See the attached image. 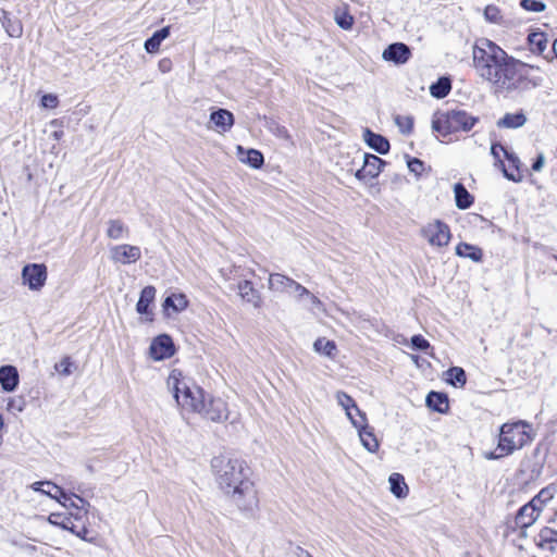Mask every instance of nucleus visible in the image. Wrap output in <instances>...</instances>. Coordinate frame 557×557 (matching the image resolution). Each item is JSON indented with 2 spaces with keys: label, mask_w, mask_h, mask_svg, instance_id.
Segmentation results:
<instances>
[{
  "label": "nucleus",
  "mask_w": 557,
  "mask_h": 557,
  "mask_svg": "<svg viewBox=\"0 0 557 557\" xmlns=\"http://www.w3.org/2000/svg\"><path fill=\"white\" fill-rule=\"evenodd\" d=\"M529 429L530 424L522 420L504 423L499 429L497 447L493 451L485 453L484 457L496 460L521 449L532 441Z\"/></svg>",
  "instance_id": "nucleus-5"
},
{
  "label": "nucleus",
  "mask_w": 557,
  "mask_h": 557,
  "mask_svg": "<svg viewBox=\"0 0 557 557\" xmlns=\"http://www.w3.org/2000/svg\"><path fill=\"white\" fill-rule=\"evenodd\" d=\"M536 546L543 552H547L550 557L557 548V530L545 527L535 537Z\"/></svg>",
  "instance_id": "nucleus-15"
},
{
  "label": "nucleus",
  "mask_w": 557,
  "mask_h": 557,
  "mask_svg": "<svg viewBox=\"0 0 557 557\" xmlns=\"http://www.w3.org/2000/svg\"><path fill=\"white\" fill-rule=\"evenodd\" d=\"M505 157L509 161L510 165L516 169L517 174H515L513 172H509L508 170H506L504 168V170H503L504 175L510 181L519 182L521 180V175L519 174V163H520L519 159L516 156H513L512 153H509L508 151Z\"/></svg>",
  "instance_id": "nucleus-42"
},
{
  "label": "nucleus",
  "mask_w": 557,
  "mask_h": 557,
  "mask_svg": "<svg viewBox=\"0 0 557 557\" xmlns=\"http://www.w3.org/2000/svg\"><path fill=\"white\" fill-rule=\"evenodd\" d=\"M2 428H3V419L0 414V445L2 444Z\"/></svg>",
  "instance_id": "nucleus-61"
},
{
  "label": "nucleus",
  "mask_w": 557,
  "mask_h": 557,
  "mask_svg": "<svg viewBox=\"0 0 557 557\" xmlns=\"http://www.w3.org/2000/svg\"><path fill=\"white\" fill-rule=\"evenodd\" d=\"M509 54L497 44L480 38L472 48L473 67L478 76L487 83L496 78Z\"/></svg>",
  "instance_id": "nucleus-3"
},
{
  "label": "nucleus",
  "mask_w": 557,
  "mask_h": 557,
  "mask_svg": "<svg viewBox=\"0 0 557 557\" xmlns=\"http://www.w3.org/2000/svg\"><path fill=\"white\" fill-rule=\"evenodd\" d=\"M451 89V84L449 78L441 77L436 83L432 84L430 87V92L433 97L437 99L445 98Z\"/></svg>",
  "instance_id": "nucleus-33"
},
{
  "label": "nucleus",
  "mask_w": 557,
  "mask_h": 557,
  "mask_svg": "<svg viewBox=\"0 0 557 557\" xmlns=\"http://www.w3.org/2000/svg\"><path fill=\"white\" fill-rule=\"evenodd\" d=\"M407 165L410 172H413L417 175H420L424 169V163L417 158L409 159Z\"/></svg>",
  "instance_id": "nucleus-50"
},
{
  "label": "nucleus",
  "mask_w": 557,
  "mask_h": 557,
  "mask_svg": "<svg viewBox=\"0 0 557 557\" xmlns=\"http://www.w3.org/2000/svg\"><path fill=\"white\" fill-rule=\"evenodd\" d=\"M188 306V300L184 294H171L163 301V309L168 312L172 309L173 312L177 313L185 310Z\"/></svg>",
  "instance_id": "nucleus-27"
},
{
  "label": "nucleus",
  "mask_w": 557,
  "mask_h": 557,
  "mask_svg": "<svg viewBox=\"0 0 557 557\" xmlns=\"http://www.w3.org/2000/svg\"><path fill=\"white\" fill-rule=\"evenodd\" d=\"M88 533H89V531H88V529L85 525H83L81 529L76 528V532H73V534H75L77 537H79V539H82V540H84L86 542L92 543L95 541V539L94 537H88L87 536Z\"/></svg>",
  "instance_id": "nucleus-55"
},
{
  "label": "nucleus",
  "mask_w": 557,
  "mask_h": 557,
  "mask_svg": "<svg viewBox=\"0 0 557 557\" xmlns=\"http://www.w3.org/2000/svg\"><path fill=\"white\" fill-rule=\"evenodd\" d=\"M544 165V157L540 154L532 164V170L540 171Z\"/></svg>",
  "instance_id": "nucleus-57"
},
{
  "label": "nucleus",
  "mask_w": 557,
  "mask_h": 557,
  "mask_svg": "<svg viewBox=\"0 0 557 557\" xmlns=\"http://www.w3.org/2000/svg\"><path fill=\"white\" fill-rule=\"evenodd\" d=\"M395 124L398 126L400 133L408 135L413 129V117L410 115H396Z\"/></svg>",
  "instance_id": "nucleus-43"
},
{
  "label": "nucleus",
  "mask_w": 557,
  "mask_h": 557,
  "mask_svg": "<svg viewBox=\"0 0 557 557\" xmlns=\"http://www.w3.org/2000/svg\"><path fill=\"white\" fill-rule=\"evenodd\" d=\"M240 161L249 164L253 169H259L264 162L263 154L256 149H249L246 151L245 157H240Z\"/></svg>",
  "instance_id": "nucleus-37"
},
{
  "label": "nucleus",
  "mask_w": 557,
  "mask_h": 557,
  "mask_svg": "<svg viewBox=\"0 0 557 557\" xmlns=\"http://www.w3.org/2000/svg\"><path fill=\"white\" fill-rule=\"evenodd\" d=\"M454 194H455L456 206L458 209L466 210L473 205L474 198L467 190V188L465 187V185L462 183H456L454 185Z\"/></svg>",
  "instance_id": "nucleus-23"
},
{
  "label": "nucleus",
  "mask_w": 557,
  "mask_h": 557,
  "mask_svg": "<svg viewBox=\"0 0 557 557\" xmlns=\"http://www.w3.org/2000/svg\"><path fill=\"white\" fill-rule=\"evenodd\" d=\"M267 127L273 135H275L280 139H288L289 138L287 128L283 125H280L274 120L268 121Z\"/></svg>",
  "instance_id": "nucleus-44"
},
{
  "label": "nucleus",
  "mask_w": 557,
  "mask_h": 557,
  "mask_svg": "<svg viewBox=\"0 0 557 557\" xmlns=\"http://www.w3.org/2000/svg\"><path fill=\"white\" fill-rule=\"evenodd\" d=\"M166 386L183 410L196 413L203 410L207 394L201 387L183 376L180 370L171 371L166 380Z\"/></svg>",
  "instance_id": "nucleus-4"
},
{
  "label": "nucleus",
  "mask_w": 557,
  "mask_h": 557,
  "mask_svg": "<svg viewBox=\"0 0 557 557\" xmlns=\"http://www.w3.org/2000/svg\"><path fill=\"white\" fill-rule=\"evenodd\" d=\"M358 434L362 446L370 453H375L379 449V441L373 433V429L368 425V422L358 429Z\"/></svg>",
  "instance_id": "nucleus-22"
},
{
  "label": "nucleus",
  "mask_w": 557,
  "mask_h": 557,
  "mask_svg": "<svg viewBox=\"0 0 557 557\" xmlns=\"http://www.w3.org/2000/svg\"><path fill=\"white\" fill-rule=\"evenodd\" d=\"M491 153L493 154V157L496 160L502 162L500 156L502 154L506 156L507 154V150L500 144H493L492 147H491Z\"/></svg>",
  "instance_id": "nucleus-53"
},
{
  "label": "nucleus",
  "mask_w": 557,
  "mask_h": 557,
  "mask_svg": "<svg viewBox=\"0 0 557 557\" xmlns=\"http://www.w3.org/2000/svg\"><path fill=\"white\" fill-rule=\"evenodd\" d=\"M293 287H296L295 293L293 295L297 298H302L306 295H310L309 289L296 281L294 282Z\"/></svg>",
  "instance_id": "nucleus-54"
},
{
  "label": "nucleus",
  "mask_w": 557,
  "mask_h": 557,
  "mask_svg": "<svg viewBox=\"0 0 557 557\" xmlns=\"http://www.w3.org/2000/svg\"><path fill=\"white\" fill-rule=\"evenodd\" d=\"M391 492L397 498H405L408 495L409 488L400 473H392L388 479Z\"/></svg>",
  "instance_id": "nucleus-29"
},
{
  "label": "nucleus",
  "mask_w": 557,
  "mask_h": 557,
  "mask_svg": "<svg viewBox=\"0 0 557 557\" xmlns=\"http://www.w3.org/2000/svg\"><path fill=\"white\" fill-rule=\"evenodd\" d=\"M337 25L343 29H350L354 25V17L348 13H342L335 17Z\"/></svg>",
  "instance_id": "nucleus-47"
},
{
  "label": "nucleus",
  "mask_w": 557,
  "mask_h": 557,
  "mask_svg": "<svg viewBox=\"0 0 557 557\" xmlns=\"http://www.w3.org/2000/svg\"><path fill=\"white\" fill-rule=\"evenodd\" d=\"M58 97L53 94H46L41 97V106L45 108L53 109L58 106Z\"/></svg>",
  "instance_id": "nucleus-51"
},
{
  "label": "nucleus",
  "mask_w": 557,
  "mask_h": 557,
  "mask_svg": "<svg viewBox=\"0 0 557 557\" xmlns=\"http://www.w3.org/2000/svg\"><path fill=\"white\" fill-rule=\"evenodd\" d=\"M539 515L540 510L529 503L519 509L515 518V524L520 529L521 536H525V529L535 522Z\"/></svg>",
  "instance_id": "nucleus-13"
},
{
  "label": "nucleus",
  "mask_w": 557,
  "mask_h": 557,
  "mask_svg": "<svg viewBox=\"0 0 557 557\" xmlns=\"http://www.w3.org/2000/svg\"><path fill=\"white\" fill-rule=\"evenodd\" d=\"M47 490L44 488L42 494L48 495L50 498L58 500L59 503H62V499L67 500V494L58 485L46 481Z\"/></svg>",
  "instance_id": "nucleus-39"
},
{
  "label": "nucleus",
  "mask_w": 557,
  "mask_h": 557,
  "mask_svg": "<svg viewBox=\"0 0 557 557\" xmlns=\"http://www.w3.org/2000/svg\"><path fill=\"white\" fill-rule=\"evenodd\" d=\"M556 488L550 485L547 487L542 488L536 496H534L529 504H531L533 507L537 508L540 512L543 509V505L549 502L555 494Z\"/></svg>",
  "instance_id": "nucleus-32"
},
{
  "label": "nucleus",
  "mask_w": 557,
  "mask_h": 557,
  "mask_svg": "<svg viewBox=\"0 0 557 557\" xmlns=\"http://www.w3.org/2000/svg\"><path fill=\"white\" fill-rule=\"evenodd\" d=\"M75 498L77 499V502H74L72 499L71 496L67 495L69 499L65 500V499H62V505L64 507H73V508H76V509H84L85 506H89V504L82 497L77 496V495H74Z\"/></svg>",
  "instance_id": "nucleus-49"
},
{
  "label": "nucleus",
  "mask_w": 557,
  "mask_h": 557,
  "mask_svg": "<svg viewBox=\"0 0 557 557\" xmlns=\"http://www.w3.org/2000/svg\"><path fill=\"white\" fill-rule=\"evenodd\" d=\"M537 70L539 67L509 55L490 84L495 94L504 97L521 94L542 85L543 78L532 73Z\"/></svg>",
  "instance_id": "nucleus-2"
},
{
  "label": "nucleus",
  "mask_w": 557,
  "mask_h": 557,
  "mask_svg": "<svg viewBox=\"0 0 557 557\" xmlns=\"http://www.w3.org/2000/svg\"><path fill=\"white\" fill-rule=\"evenodd\" d=\"M295 280L281 274V273H271L269 276L268 287L270 290L274 293H287L288 287H293Z\"/></svg>",
  "instance_id": "nucleus-20"
},
{
  "label": "nucleus",
  "mask_w": 557,
  "mask_h": 557,
  "mask_svg": "<svg viewBox=\"0 0 557 557\" xmlns=\"http://www.w3.org/2000/svg\"><path fill=\"white\" fill-rule=\"evenodd\" d=\"M484 17L487 22L493 24L500 25L504 23L499 8L494 4H490L484 9Z\"/></svg>",
  "instance_id": "nucleus-40"
},
{
  "label": "nucleus",
  "mask_w": 557,
  "mask_h": 557,
  "mask_svg": "<svg viewBox=\"0 0 557 557\" xmlns=\"http://www.w3.org/2000/svg\"><path fill=\"white\" fill-rule=\"evenodd\" d=\"M219 488L245 515H252L259 506L258 493L250 479V469L237 458L216 456L211 461Z\"/></svg>",
  "instance_id": "nucleus-1"
},
{
  "label": "nucleus",
  "mask_w": 557,
  "mask_h": 557,
  "mask_svg": "<svg viewBox=\"0 0 557 557\" xmlns=\"http://www.w3.org/2000/svg\"><path fill=\"white\" fill-rule=\"evenodd\" d=\"M313 348L321 355L333 357L336 350V345L333 341L326 339L325 337H320L314 342Z\"/></svg>",
  "instance_id": "nucleus-36"
},
{
  "label": "nucleus",
  "mask_w": 557,
  "mask_h": 557,
  "mask_svg": "<svg viewBox=\"0 0 557 557\" xmlns=\"http://www.w3.org/2000/svg\"><path fill=\"white\" fill-rule=\"evenodd\" d=\"M238 294L243 301L252 305L255 308H260L262 305V297L260 293L253 287L252 282L242 281L237 285Z\"/></svg>",
  "instance_id": "nucleus-16"
},
{
  "label": "nucleus",
  "mask_w": 557,
  "mask_h": 557,
  "mask_svg": "<svg viewBox=\"0 0 557 557\" xmlns=\"http://www.w3.org/2000/svg\"><path fill=\"white\" fill-rule=\"evenodd\" d=\"M345 412L351 424L357 430L368 422L366 413L362 412L359 408L352 410H345Z\"/></svg>",
  "instance_id": "nucleus-41"
},
{
  "label": "nucleus",
  "mask_w": 557,
  "mask_h": 557,
  "mask_svg": "<svg viewBox=\"0 0 557 557\" xmlns=\"http://www.w3.org/2000/svg\"><path fill=\"white\" fill-rule=\"evenodd\" d=\"M527 117L522 112L506 113L497 122L498 127L503 128H518L525 124Z\"/></svg>",
  "instance_id": "nucleus-28"
},
{
  "label": "nucleus",
  "mask_w": 557,
  "mask_h": 557,
  "mask_svg": "<svg viewBox=\"0 0 557 557\" xmlns=\"http://www.w3.org/2000/svg\"><path fill=\"white\" fill-rule=\"evenodd\" d=\"M425 401L429 408L437 412L444 413L448 410V398L444 393L430 392Z\"/></svg>",
  "instance_id": "nucleus-26"
},
{
  "label": "nucleus",
  "mask_w": 557,
  "mask_h": 557,
  "mask_svg": "<svg viewBox=\"0 0 557 557\" xmlns=\"http://www.w3.org/2000/svg\"><path fill=\"white\" fill-rule=\"evenodd\" d=\"M71 360L70 357H64L58 364H55V370L59 371L63 375L71 374Z\"/></svg>",
  "instance_id": "nucleus-52"
},
{
  "label": "nucleus",
  "mask_w": 557,
  "mask_h": 557,
  "mask_svg": "<svg viewBox=\"0 0 557 557\" xmlns=\"http://www.w3.org/2000/svg\"><path fill=\"white\" fill-rule=\"evenodd\" d=\"M110 259L114 263L132 264L141 258V250L138 246L129 244L115 245L110 248Z\"/></svg>",
  "instance_id": "nucleus-9"
},
{
  "label": "nucleus",
  "mask_w": 557,
  "mask_h": 557,
  "mask_svg": "<svg viewBox=\"0 0 557 557\" xmlns=\"http://www.w3.org/2000/svg\"><path fill=\"white\" fill-rule=\"evenodd\" d=\"M199 414L213 422H221L228 418L227 405L222 398L207 395L205 408Z\"/></svg>",
  "instance_id": "nucleus-10"
},
{
  "label": "nucleus",
  "mask_w": 557,
  "mask_h": 557,
  "mask_svg": "<svg viewBox=\"0 0 557 557\" xmlns=\"http://www.w3.org/2000/svg\"><path fill=\"white\" fill-rule=\"evenodd\" d=\"M385 61L394 62L395 64H405L411 57V51L406 44L395 42L391 44L382 54Z\"/></svg>",
  "instance_id": "nucleus-14"
},
{
  "label": "nucleus",
  "mask_w": 557,
  "mask_h": 557,
  "mask_svg": "<svg viewBox=\"0 0 557 557\" xmlns=\"http://www.w3.org/2000/svg\"><path fill=\"white\" fill-rule=\"evenodd\" d=\"M3 27L7 34L12 38H20L23 35V25L17 18L3 17Z\"/></svg>",
  "instance_id": "nucleus-38"
},
{
  "label": "nucleus",
  "mask_w": 557,
  "mask_h": 557,
  "mask_svg": "<svg viewBox=\"0 0 557 557\" xmlns=\"http://www.w3.org/2000/svg\"><path fill=\"white\" fill-rule=\"evenodd\" d=\"M421 234L429 244L436 247H445L449 244L451 233L449 226L441 220L428 223L421 230Z\"/></svg>",
  "instance_id": "nucleus-7"
},
{
  "label": "nucleus",
  "mask_w": 557,
  "mask_h": 557,
  "mask_svg": "<svg viewBox=\"0 0 557 557\" xmlns=\"http://www.w3.org/2000/svg\"><path fill=\"white\" fill-rule=\"evenodd\" d=\"M296 287H288V290L286 294L293 295L295 293Z\"/></svg>",
  "instance_id": "nucleus-63"
},
{
  "label": "nucleus",
  "mask_w": 557,
  "mask_h": 557,
  "mask_svg": "<svg viewBox=\"0 0 557 557\" xmlns=\"http://www.w3.org/2000/svg\"><path fill=\"white\" fill-rule=\"evenodd\" d=\"M446 374L447 381L454 386L462 387L467 382L466 372L460 367H453L448 369Z\"/></svg>",
  "instance_id": "nucleus-35"
},
{
  "label": "nucleus",
  "mask_w": 557,
  "mask_h": 557,
  "mask_svg": "<svg viewBox=\"0 0 557 557\" xmlns=\"http://www.w3.org/2000/svg\"><path fill=\"white\" fill-rule=\"evenodd\" d=\"M107 236L110 239L119 240L128 236L129 230L123 221L110 219L107 222Z\"/></svg>",
  "instance_id": "nucleus-24"
},
{
  "label": "nucleus",
  "mask_w": 557,
  "mask_h": 557,
  "mask_svg": "<svg viewBox=\"0 0 557 557\" xmlns=\"http://www.w3.org/2000/svg\"><path fill=\"white\" fill-rule=\"evenodd\" d=\"M64 133L63 131H54L51 136L55 139V140H60L62 137H63Z\"/></svg>",
  "instance_id": "nucleus-60"
},
{
  "label": "nucleus",
  "mask_w": 557,
  "mask_h": 557,
  "mask_svg": "<svg viewBox=\"0 0 557 557\" xmlns=\"http://www.w3.org/2000/svg\"><path fill=\"white\" fill-rule=\"evenodd\" d=\"M363 139L370 148L381 154H385L389 151V141L384 136L373 133L369 128L363 131Z\"/></svg>",
  "instance_id": "nucleus-19"
},
{
  "label": "nucleus",
  "mask_w": 557,
  "mask_h": 557,
  "mask_svg": "<svg viewBox=\"0 0 557 557\" xmlns=\"http://www.w3.org/2000/svg\"><path fill=\"white\" fill-rule=\"evenodd\" d=\"M42 486H46V481L45 482H35L32 484V488L35 491V492H40L42 493L44 488Z\"/></svg>",
  "instance_id": "nucleus-58"
},
{
  "label": "nucleus",
  "mask_w": 557,
  "mask_h": 557,
  "mask_svg": "<svg viewBox=\"0 0 557 557\" xmlns=\"http://www.w3.org/2000/svg\"><path fill=\"white\" fill-rule=\"evenodd\" d=\"M210 122L218 132L226 133L234 125V115L226 109H218L211 112Z\"/></svg>",
  "instance_id": "nucleus-17"
},
{
  "label": "nucleus",
  "mask_w": 557,
  "mask_h": 557,
  "mask_svg": "<svg viewBox=\"0 0 557 557\" xmlns=\"http://www.w3.org/2000/svg\"><path fill=\"white\" fill-rule=\"evenodd\" d=\"M478 120V117L465 110H447L445 112H437L434 115L432 128L442 136H447L460 131L469 132Z\"/></svg>",
  "instance_id": "nucleus-6"
},
{
  "label": "nucleus",
  "mask_w": 557,
  "mask_h": 557,
  "mask_svg": "<svg viewBox=\"0 0 557 557\" xmlns=\"http://www.w3.org/2000/svg\"><path fill=\"white\" fill-rule=\"evenodd\" d=\"M48 521L50 524L60 527L63 530H67L70 532H76V525L73 523L71 517H64L61 513H51L48 517Z\"/></svg>",
  "instance_id": "nucleus-34"
},
{
  "label": "nucleus",
  "mask_w": 557,
  "mask_h": 557,
  "mask_svg": "<svg viewBox=\"0 0 557 557\" xmlns=\"http://www.w3.org/2000/svg\"><path fill=\"white\" fill-rule=\"evenodd\" d=\"M456 255L462 258H469L474 262H480L483 258L482 250L468 243H460L456 247Z\"/></svg>",
  "instance_id": "nucleus-30"
},
{
  "label": "nucleus",
  "mask_w": 557,
  "mask_h": 557,
  "mask_svg": "<svg viewBox=\"0 0 557 557\" xmlns=\"http://www.w3.org/2000/svg\"><path fill=\"white\" fill-rule=\"evenodd\" d=\"M5 17V11L0 9V21Z\"/></svg>",
  "instance_id": "nucleus-64"
},
{
  "label": "nucleus",
  "mask_w": 557,
  "mask_h": 557,
  "mask_svg": "<svg viewBox=\"0 0 557 557\" xmlns=\"http://www.w3.org/2000/svg\"><path fill=\"white\" fill-rule=\"evenodd\" d=\"M170 36V26H165L145 41V49L148 53H156L160 49L161 42Z\"/></svg>",
  "instance_id": "nucleus-25"
},
{
  "label": "nucleus",
  "mask_w": 557,
  "mask_h": 557,
  "mask_svg": "<svg viewBox=\"0 0 557 557\" xmlns=\"http://www.w3.org/2000/svg\"><path fill=\"white\" fill-rule=\"evenodd\" d=\"M156 297V288L153 286H146L141 289L139 299L136 305V310L139 314L150 315L151 311L149 310L150 305L152 304Z\"/></svg>",
  "instance_id": "nucleus-21"
},
{
  "label": "nucleus",
  "mask_w": 557,
  "mask_h": 557,
  "mask_svg": "<svg viewBox=\"0 0 557 557\" xmlns=\"http://www.w3.org/2000/svg\"><path fill=\"white\" fill-rule=\"evenodd\" d=\"M335 397H336L337 404L344 410H352V409L358 408L356 401L345 392H337Z\"/></svg>",
  "instance_id": "nucleus-45"
},
{
  "label": "nucleus",
  "mask_w": 557,
  "mask_h": 557,
  "mask_svg": "<svg viewBox=\"0 0 557 557\" xmlns=\"http://www.w3.org/2000/svg\"><path fill=\"white\" fill-rule=\"evenodd\" d=\"M411 347L414 350L424 351L430 347V343L422 335H413L411 337Z\"/></svg>",
  "instance_id": "nucleus-48"
},
{
  "label": "nucleus",
  "mask_w": 557,
  "mask_h": 557,
  "mask_svg": "<svg viewBox=\"0 0 557 557\" xmlns=\"http://www.w3.org/2000/svg\"><path fill=\"white\" fill-rule=\"evenodd\" d=\"M306 296L309 298L310 302L313 306L319 307L321 305L320 299L317 296H314L313 294L310 293V295H306Z\"/></svg>",
  "instance_id": "nucleus-59"
},
{
  "label": "nucleus",
  "mask_w": 557,
  "mask_h": 557,
  "mask_svg": "<svg viewBox=\"0 0 557 557\" xmlns=\"http://www.w3.org/2000/svg\"><path fill=\"white\" fill-rule=\"evenodd\" d=\"M0 384L4 392H13L18 385V373L13 366L0 367Z\"/></svg>",
  "instance_id": "nucleus-18"
},
{
  "label": "nucleus",
  "mask_w": 557,
  "mask_h": 557,
  "mask_svg": "<svg viewBox=\"0 0 557 557\" xmlns=\"http://www.w3.org/2000/svg\"><path fill=\"white\" fill-rule=\"evenodd\" d=\"M528 42L533 53L541 54L545 51L548 41L544 33L533 32L529 34Z\"/></svg>",
  "instance_id": "nucleus-31"
},
{
  "label": "nucleus",
  "mask_w": 557,
  "mask_h": 557,
  "mask_svg": "<svg viewBox=\"0 0 557 557\" xmlns=\"http://www.w3.org/2000/svg\"><path fill=\"white\" fill-rule=\"evenodd\" d=\"M553 50H554L555 55L557 57V39L553 44Z\"/></svg>",
  "instance_id": "nucleus-62"
},
{
  "label": "nucleus",
  "mask_w": 557,
  "mask_h": 557,
  "mask_svg": "<svg viewBox=\"0 0 557 557\" xmlns=\"http://www.w3.org/2000/svg\"><path fill=\"white\" fill-rule=\"evenodd\" d=\"M158 65H159V70L162 73H168L172 69V62L168 58H164V59L160 60Z\"/></svg>",
  "instance_id": "nucleus-56"
},
{
  "label": "nucleus",
  "mask_w": 557,
  "mask_h": 557,
  "mask_svg": "<svg viewBox=\"0 0 557 557\" xmlns=\"http://www.w3.org/2000/svg\"><path fill=\"white\" fill-rule=\"evenodd\" d=\"M362 168L356 172V177L360 181L367 178H374L379 176L382 171V168L386 164L384 160L379 158L377 156L370 153H362Z\"/></svg>",
  "instance_id": "nucleus-11"
},
{
  "label": "nucleus",
  "mask_w": 557,
  "mask_h": 557,
  "mask_svg": "<svg viewBox=\"0 0 557 557\" xmlns=\"http://www.w3.org/2000/svg\"><path fill=\"white\" fill-rule=\"evenodd\" d=\"M149 351L154 360L168 359L175 352L174 343L169 335H159L152 341Z\"/></svg>",
  "instance_id": "nucleus-12"
},
{
  "label": "nucleus",
  "mask_w": 557,
  "mask_h": 557,
  "mask_svg": "<svg viewBox=\"0 0 557 557\" xmlns=\"http://www.w3.org/2000/svg\"><path fill=\"white\" fill-rule=\"evenodd\" d=\"M520 5L531 12H542L545 10V4L539 0H521Z\"/></svg>",
  "instance_id": "nucleus-46"
},
{
  "label": "nucleus",
  "mask_w": 557,
  "mask_h": 557,
  "mask_svg": "<svg viewBox=\"0 0 557 557\" xmlns=\"http://www.w3.org/2000/svg\"><path fill=\"white\" fill-rule=\"evenodd\" d=\"M47 267L44 263H29L22 269V280L30 290H40L47 281Z\"/></svg>",
  "instance_id": "nucleus-8"
}]
</instances>
